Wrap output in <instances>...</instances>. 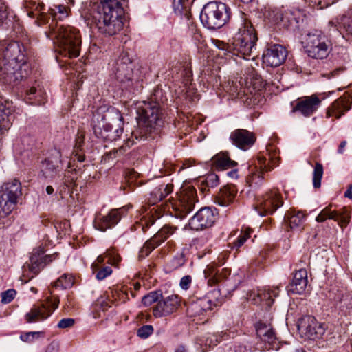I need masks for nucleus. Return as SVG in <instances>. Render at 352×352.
Listing matches in <instances>:
<instances>
[{"instance_id":"9d476101","label":"nucleus","mask_w":352,"mask_h":352,"mask_svg":"<svg viewBox=\"0 0 352 352\" xmlns=\"http://www.w3.org/2000/svg\"><path fill=\"white\" fill-rule=\"evenodd\" d=\"M110 115H102L97 113L94 114L91 126L96 137L105 141H115L122 134V129L112 131V124L107 122Z\"/></svg>"},{"instance_id":"ddd939ff","label":"nucleus","mask_w":352,"mask_h":352,"mask_svg":"<svg viewBox=\"0 0 352 352\" xmlns=\"http://www.w3.org/2000/svg\"><path fill=\"white\" fill-rule=\"evenodd\" d=\"M217 213L210 207L199 209L188 222L191 230L199 231L211 227L217 219Z\"/></svg>"},{"instance_id":"cd10ccee","label":"nucleus","mask_w":352,"mask_h":352,"mask_svg":"<svg viewBox=\"0 0 352 352\" xmlns=\"http://www.w3.org/2000/svg\"><path fill=\"white\" fill-rule=\"evenodd\" d=\"M308 284L307 272L302 268L296 271L293 279L287 286L288 292L301 294L305 291Z\"/></svg>"},{"instance_id":"c756f323","label":"nucleus","mask_w":352,"mask_h":352,"mask_svg":"<svg viewBox=\"0 0 352 352\" xmlns=\"http://www.w3.org/2000/svg\"><path fill=\"white\" fill-rule=\"evenodd\" d=\"M173 186L170 184L160 183L156 185L149 194L148 202L155 205L161 201L173 192Z\"/></svg>"},{"instance_id":"4c0bfd02","label":"nucleus","mask_w":352,"mask_h":352,"mask_svg":"<svg viewBox=\"0 0 352 352\" xmlns=\"http://www.w3.org/2000/svg\"><path fill=\"white\" fill-rule=\"evenodd\" d=\"M288 223L292 230H300L305 221L306 216L302 212L288 214Z\"/></svg>"},{"instance_id":"0eeeda50","label":"nucleus","mask_w":352,"mask_h":352,"mask_svg":"<svg viewBox=\"0 0 352 352\" xmlns=\"http://www.w3.org/2000/svg\"><path fill=\"white\" fill-rule=\"evenodd\" d=\"M230 18V8L226 3L217 1H210L206 4L200 14L202 24L210 30L222 28Z\"/></svg>"},{"instance_id":"69168bd1","label":"nucleus","mask_w":352,"mask_h":352,"mask_svg":"<svg viewBox=\"0 0 352 352\" xmlns=\"http://www.w3.org/2000/svg\"><path fill=\"white\" fill-rule=\"evenodd\" d=\"M59 350V344L57 342L53 341L47 345L45 352H58Z\"/></svg>"},{"instance_id":"1a4fd4ad","label":"nucleus","mask_w":352,"mask_h":352,"mask_svg":"<svg viewBox=\"0 0 352 352\" xmlns=\"http://www.w3.org/2000/svg\"><path fill=\"white\" fill-rule=\"evenodd\" d=\"M331 41L320 32L309 33L307 36L304 49L307 55L316 59H323L328 56L331 50Z\"/></svg>"},{"instance_id":"2f4dec72","label":"nucleus","mask_w":352,"mask_h":352,"mask_svg":"<svg viewBox=\"0 0 352 352\" xmlns=\"http://www.w3.org/2000/svg\"><path fill=\"white\" fill-rule=\"evenodd\" d=\"M133 144L134 140L131 138H128L123 145L118 147V148H114L112 151H109V153H105L102 156V161L104 162H109L110 160L118 159L124 155H126L128 151Z\"/></svg>"},{"instance_id":"c03bdc74","label":"nucleus","mask_w":352,"mask_h":352,"mask_svg":"<svg viewBox=\"0 0 352 352\" xmlns=\"http://www.w3.org/2000/svg\"><path fill=\"white\" fill-rule=\"evenodd\" d=\"M162 297V294L160 291L151 292L142 297V302L145 306H150L158 301Z\"/></svg>"},{"instance_id":"6e6552de","label":"nucleus","mask_w":352,"mask_h":352,"mask_svg":"<svg viewBox=\"0 0 352 352\" xmlns=\"http://www.w3.org/2000/svg\"><path fill=\"white\" fill-rule=\"evenodd\" d=\"M21 195L19 180L14 179L4 183L0 190V215L8 216L11 214Z\"/></svg>"},{"instance_id":"49530a36","label":"nucleus","mask_w":352,"mask_h":352,"mask_svg":"<svg viewBox=\"0 0 352 352\" xmlns=\"http://www.w3.org/2000/svg\"><path fill=\"white\" fill-rule=\"evenodd\" d=\"M158 246L159 245H157L155 242L153 241V238L147 241L139 252L140 259H142L145 256H147L155 248Z\"/></svg>"},{"instance_id":"dca6fc26","label":"nucleus","mask_w":352,"mask_h":352,"mask_svg":"<svg viewBox=\"0 0 352 352\" xmlns=\"http://www.w3.org/2000/svg\"><path fill=\"white\" fill-rule=\"evenodd\" d=\"M320 104L321 100L316 94L303 96L297 99L292 111V113L298 112L304 117L308 118L317 111Z\"/></svg>"},{"instance_id":"e433bc0d","label":"nucleus","mask_w":352,"mask_h":352,"mask_svg":"<svg viewBox=\"0 0 352 352\" xmlns=\"http://www.w3.org/2000/svg\"><path fill=\"white\" fill-rule=\"evenodd\" d=\"M175 230L176 228L165 225L152 237L153 241L160 245L162 243L174 234Z\"/></svg>"},{"instance_id":"5fc2aeb1","label":"nucleus","mask_w":352,"mask_h":352,"mask_svg":"<svg viewBox=\"0 0 352 352\" xmlns=\"http://www.w3.org/2000/svg\"><path fill=\"white\" fill-rule=\"evenodd\" d=\"M61 156L60 151L58 149L54 148L51 150L50 155L46 160H50V162L59 166L61 163Z\"/></svg>"},{"instance_id":"37998d69","label":"nucleus","mask_w":352,"mask_h":352,"mask_svg":"<svg viewBox=\"0 0 352 352\" xmlns=\"http://www.w3.org/2000/svg\"><path fill=\"white\" fill-rule=\"evenodd\" d=\"M323 175V166L320 163L317 162L313 172V185L316 188L321 186V179Z\"/></svg>"},{"instance_id":"0e129e2a","label":"nucleus","mask_w":352,"mask_h":352,"mask_svg":"<svg viewBox=\"0 0 352 352\" xmlns=\"http://www.w3.org/2000/svg\"><path fill=\"white\" fill-rule=\"evenodd\" d=\"M329 26L330 27V30L331 28H333L334 30H338L339 27H341V26L342 27V22H341V16L340 18L336 17V18L331 20L329 22Z\"/></svg>"},{"instance_id":"393cba45","label":"nucleus","mask_w":352,"mask_h":352,"mask_svg":"<svg viewBox=\"0 0 352 352\" xmlns=\"http://www.w3.org/2000/svg\"><path fill=\"white\" fill-rule=\"evenodd\" d=\"M219 296V290L214 289L192 303V308L196 311V314H202L204 311L212 309L217 305Z\"/></svg>"},{"instance_id":"412c9836","label":"nucleus","mask_w":352,"mask_h":352,"mask_svg":"<svg viewBox=\"0 0 352 352\" xmlns=\"http://www.w3.org/2000/svg\"><path fill=\"white\" fill-rule=\"evenodd\" d=\"M162 298V300L158 301L156 306L153 309V316L156 318H161L173 314L179 305V299L177 294H171Z\"/></svg>"},{"instance_id":"338daca9","label":"nucleus","mask_w":352,"mask_h":352,"mask_svg":"<svg viewBox=\"0 0 352 352\" xmlns=\"http://www.w3.org/2000/svg\"><path fill=\"white\" fill-rule=\"evenodd\" d=\"M201 38H202V36H201V33L196 30L195 32L192 35V40L194 41L195 43L199 44V43L204 42V41L201 39Z\"/></svg>"},{"instance_id":"72a5a7b5","label":"nucleus","mask_w":352,"mask_h":352,"mask_svg":"<svg viewBox=\"0 0 352 352\" xmlns=\"http://www.w3.org/2000/svg\"><path fill=\"white\" fill-rule=\"evenodd\" d=\"M300 12L297 11L286 10L280 16V23L285 28L294 30L299 26Z\"/></svg>"},{"instance_id":"aec40b11","label":"nucleus","mask_w":352,"mask_h":352,"mask_svg":"<svg viewBox=\"0 0 352 352\" xmlns=\"http://www.w3.org/2000/svg\"><path fill=\"white\" fill-rule=\"evenodd\" d=\"M198 201L197 192L194 188L188 187L184 189L179 197L177 210L181 218L189 214L195 208V203Z\"/></svg>"},{"instance_id":"f257e3e1","label":"nucleus","mask_w":352,"mask_h":352,"mask_svg":"<svg viewBox=\"0 0 352 352\" xmlns=\"http://www.w3.org/2000/svg\"><path fill=\"white\" fill-rule=\"evenodd\" d=\"M28 15L36 18L38 25L49 23V32H45L47 37L56 39L58 52L65 57H78L81 47V37L79 31L70 25H59L57 20H63L69 15V8L64 5H54L47 11L43 3L30 2L27 4Z\"/></svg>"},{"instance_id":"9b49d317","label":"nucleus","mask_w":352,"mask_h":352,"mask_svg":"<svg viewBox=\"0 0 352 352\" xmlns=\"http://www.w3.org/2000/svg\"><path fill=\"white\" fill-rule=\"evenodd\" d=\"M59 302L58 296H51L41 305H34L25 316L27 322L33 323L45 320L58 308Z\"/></svg>"},{"instance_id":"473e14b6","label":"nucleus","mask_w":352,"mask_h":352,"mask_svg":"<svg viewBox=\"0 0 352 352\" xmlns=\"http://www.w3.org/2000/svg\"><path fill=\"white\" fill-rule=\"evenodd\" d=\"M235 195L236 190L234 187L225 186L220 189L215 199V203L220 206H228L234 201Z\"/></svg>"},{"instance_id":"7ed1b4c3","label":"nucleus","mask_w":352,"mask_h":352,"mask_svg":"<svg viewBox=\"0 0 352 352\" xmlns=\"http://www.w3.org/2000/svg\"><path fill=\"white\" fill-rule=\"evenodd\" d=\"M0 80L5 84L16 85L28 75L29 66L17 41L1 45Z\"/></svg>"},{"instance_id":"20e7f679","label":"nucleus","mask_w":352,"mask_h":352,"mask_svg":"<svg viewBox=\"0 0 352 352\" xmlns=\"http://www.w3.org/2000/svg\"><path fill=\"white\" fill-rule=\"evenodd\" d=\"M125 0H100L91 15V23L105 36H113L124 26L123 4Z\"/></svg>"},{"instance_id":"6e6d98bb","label":"nucleus","mask_w":352,"mask_h":352,"mask_svg":"<svg viewBox=\"0 0 352 352\" xmlns=\"http://www.w3.org/2000/svg\"><path fill=\"white\" fill-rule=\"evenodd\" d=\"M76 179V177L73 175L72 171L67 170L63 178V182L67 187H72L74 184Z\"/></svg>"},{"instance_id":"c85d7f7f","label":"nucleus","mask_w":352,"mask_h":352,"mask_svg":"<svg viewBox=\"0 0 352 352\" xmlns=\"http://www.w3.org/2000/svg\"><path fill=\"white\" fill-rule=\"evenodd\" d=\"M24 100L34 105H42L46 102V94L39 86H32L25 90Z\"/></svg>"},{"instance_id":"a19ab883","label":"nucleus","mask_w":352,"mask_h":352,"mask_svg":"<svg viewBox=\"0 0 352 352\" xmlns=\"http://www.w3.org/2000/svg\"><path fill=\"white\" fill-rule=\"evenodd\" d=\"M186 263L185 256L183 253H179L175 255L170 261L166 264V269L169 271H173L179 269Z\"/></svg>"},{"instance_id":"603ef678","label":"nucleus","mask_w":352,"mask_h":352,"mask_svg":"<svg viewBox=\"0 0 352 352\" xmlns=\"http://www.w3.org/2000/svg\"><path fill=\"white\" fill-rule=\"evenodd\" d=\"M341 22L345 32L352 36V14L341 16Z\"/></svg>"},{"instance_id":"13d9d810","label":"nucleus","mask_w":352,"mask_h":352,"mask_svg":"<svg viewBox=\"0 0 352 352\" xmlns=\"http://www.w3.org/2000/svg\"><path fill=\"white\" fill-rule=\"evenodd\" d=\"M41 333L40 331H30L21 334L20 338L23 342H32L36 338H38Z\"/></svg>"},{"instance_id":"052dcab7","label":"nucleus","mask_w":352,"mask_h":352,"mask_svg":"<svg viewBox=\"0 0 352 352\" xmlns=\"http://www.w3.org/2000/svg\"><path fill=\"white\" fill-rule=\"evenodd\" d=\"M85 140V133L82 131H78L76 138V144L74 146L75 151L77 152L78 149L82 146Z\"/></svg>"},{"instance_id":"4d7b16f0","label":"nucleus","mask_w":352,"mask_h":352,"mask_svg":"<svg viewBox=\"0 0 352 352\" xmlns=\"http://www.w3.org/2000/svg\"><path fill=\"white\" fill-rule=\"evenodd\" d=\"M16 292L14 289H8L1 294V301L3 303L10 302L14 298Z\"/></svg>"},{"instance_id":"6ab92c4d","label":"nucleus","mask_w":352,"mask_h":352,"mask_svg":"<svg viewBox=\"0 0 352 352\" xmlns=\"http://www.w3.org/2000/svg\"><path fill=\"white\" fill-rule=\"evenodd\" d=\"M57 257V254H45L43 248H39L33 250L30 257V263H27V267L29 271L34 274H37L41 270L52 262ZM24 267H26L25 266Z\"/></svg>"},{"instance_id":"f03ea898","label":"nucleus","mask_w":352,"mask_h":352,"mask_svg":"<svg viewBox=\"0 0 352 352\" xmlns=\"http://www.w3.org/2000/svg\"><path fill=\"white\" fill-rule=\"evenodd\" d=\"M165 100L162 90L157 89L149 101L138 103L137 119L139 127L132 133V138L138 140H150L155 138L164 123L161 104Z\"/></svg>"},{"instance_id":"864d4df0","label":"nucleus","mask_w":352,"mask_h":352,"mask_svg":"<svg viewBox=\"0 0 352 352\" xmlns=\"http://www.w3.org/2000/svg\"><path fill=\"white\" fill-rule=\"evenodd\" d=\"M204 182L207 187L214 188L219 184V176L215 173H210L206 175Z\"/></svg>"},{"instance_id":"680f3d73","label":"nucleus","mask_w":352,"mask_h":352,"mask_svg":"<svg viewBox=\"0 0 352 352\" xmlns=\"http://www.w3.org/2000/svg\"><path fill=\"white\" fill-rule=\"evenodd\" d=\"M8 16V7L5 5L4 2L0 0V25L7 19Z\"/></svg>"},{"instance_id":"2eb2a0df","label":"nucleus","mask_w":352,"mask_h":352,"mask_svg":"<svg viewBox=\"0 0 352 352\" xmlns=\"http://www.w3.org/2000/svg\"><path fill=\"white\" fill-rule=\"evenodd\" d=\"M267 157L262 155L259 156L258 158V166L260 168V171L258 173H254L251 178L250 181L251 185H258L259 182H261L263 177L261 175L263 172H267L271 170L274 166H277L278 164L279 157L276 155V152L273 151L272 146L267 148Z\"/></svg>"},{"instance_id":"de8ad7c7","label":"nucleus","mask_w":352,"mask_h":352,"mask_svg":"<svg viewBox=\"0 0 352 352\" xmlns=\"http://www.w3.org/2000/svg\"><path fill=\"white\" fill-rule=\"evenodd\" d=\"M184 0H173V6L174 9V12L176 14L179 16H185L188 17V10L187 8L183 4Z\"/></svg>"},{"instance_id":"39448f33","label":"nucleus","mask_w":352,"mask_h":352,"mask_svg":"<svg viewBox=\"0 0 352 352\" xmlns=\"http://www.w3.org/2000/svg\"><path fill=\"white\" fill-rule=\"evenodd\" d=\"M237 32L233 38L232 54L249 59L256 50L258 38L251 23L243 19L236 24Z\"/></svg>"},{"instance_id":"4468645a","label":"nucleus","mask_w":352,"mask_h":352,"mask_svg":"<svg viewBox=\"0 0 352 352\" xmlns=\"http://www.w3.org/2000/svg\"><path fill=\"white\" fill-rule=\"evenodd\" d=\"M126 211L125 208L111 210L107 214H98L96 216L94 226L96 229L104 232L114 227Z\"/></svg>"},{"instance_id":"423d86ee","label":"nucleus","mask_w":352,"mask_h":352,"mask_svg":"<svg viewBox=\"0 0 352 352\" xmlns=\"http://www.w3.org/2000/svg\"><path fill=\"white\" fill-rule=\"evenodd\" d=\"M133 68V63L126 52H122L111 65V71L116 80L130 91L142 87V80L134 74Z\"/></svg>"},{"instance_id":"774afa93","label":"nucleus","mask_w":352,"mask_h":352,"mask_svg":"<svg viewBox=\"0 0 352 352\" xmlns=\"http://www.w3.org/2000/svg\"><path fill=\"white\" fill-rule=\"evenodd\" d=\"M234 352H248L247 347L243 344H238L234 347Z\"/></svg>"},{"instance_id":"5701e85b","label":"nucleus","mask_w":352,"mask_h":352,"mask_svg":"<svg viewBox=\"0 0 352 352\" xmlns=\"http://www.w3.org/2000/svg\"><path fill=\"white\" fill-rule=\"evenodd\" d=\"M329 297L334 305L339 306L340 309H350L352 308V292L348 291L346 288H331L329 291Z\"/></svg>"},{"instance_id":"bf43d9fd","label":"nucleus","mask_w":352,"mask_h":352,"mask_svg":"<svg viewBox=\"0 0 352 352\" xmlns=\"http://www.w3.org/2000/svg\"><path fill=\"white\" fill-rule=\"evenodd\" d=\"M74 324L75 320L73 318H63L58 322L57 327L60 329H66L73 327Z\"/></svg>"},{"instance_id":"79ce46f5","label":"nucleus","mask_w":352,"mask_h":352,"mask_svg":"<svg viewBox=\"0 0 352 352\" xmlns=\"http://www.w3.org/2000/svg\"><path fill=\"white\" fill-rule=\"evenodd\" d=\"M74 284V277L69 274H63L58 280L54 283L55 287L61 289L70 288Z\"/></svg>"},{"instance_id":"58836bf2","label":"nucleus","mask_w":352,"mask_h":352,"mask_svg":"<svg viewBox=\"0 0 352 352\" xmlns=\"http://www.w3.org/2000/svg\"><path fill=\"white\" fill-rule=\"evenodd\" d=\"M251 232L252 230L250 228L241 231L237 239L230 244L231 249L236 251L235 254L239 252V248L243 245L246 241L250 237Z\"/></svg>"},{"instance_id":"09e8293b","label":"nucleus","mask_w":352,"mask_h":352,"mask_svg":"<svg viewBox=\"0 0 352 352\" xmlns=\"http://www.w3.org/2000/svg\"><path fill=\"white\" fill-rule=\"evenodd\" d=\"M311 7L317 9H323L327 8L334 3V0H305Z\"/></svg>"},{"instance_id":"e2e57ef3","label":"nucleus","mask_w":352,"mask_h":352,"mask_svg":"<svg viewBox=\"0 0 352 352\" xmlns=\"http://www.w3.org/2000/svg\"><path fill=\"white\" fill-rule=\"evenodd\" d=\"M191 281H192V278L190 276H189V275L184 276L181 278L180 283H179L180 287L183 289H188L190 287Z\"/></svg>"},{"instance_id":"8fccbe9b","label":"nucleus","mask_w":352,"mask_h":352,"mask_svg":"<svg viewBox=\"0 0 352 352\" xmlns=\"http://www.w3.org/2000/svg\"><path fill=\"white\" fill-rule=\"evenodd\" d=\"M212 42L217 48L223 52V55H226L228 53L232 54V44L229 45L218 39H212Z\"/></svg>"},{"instance_id":"bb28decb","label":"nucleus","mask_w":352,"mask_h":352,"mask_svg":"<svg viewBox=\"0 0 352 352\" xmlns=\"http://www.w3.org/2000/svg\"><path fill=\"white\" fill-rule=\"evenodd\" d=\"M230 140L232 143L241 149L251 146L255 141L252 133L245 129H236L230 133Z\"/></svg>"},{"instance_id":"f704fd0d","label":"nucleus","mask_w":352,"mask_h":352,"mask_svg":"<svg viewBox=\"0 0 352 352\" xmlns=\"http://www.w3.org/2000/svg\"><path fill=\"white\" fill-rule=\"evenodd\" d=\"M212 160L216 167L222 170L232 168L237 165L235 161L231 160L228 155L223 153L216 155L212 157Z\"/></svg>"},{"instance_id":"b1692460","label":"nucleus","mask_w":352,"mask_h":352,"mask_svg":"<svg viewBox=\"0 0 352 352\" xmlns=\"http://www.w3.org/2000/svg\"><path fill=\"white\" fill-rule=\"evenodd\" d=\"M279 294L278 287L274 288H263L258 289L257 293H250L249 294V300H252L254 304L263 302L266 308H270L274 303V298L277 297Z\"/></svg>"},{"instance_id":"a18cd8bd","label":"nucleus","mask_w":352,"mask_h":352,"mask_svg":"<svg viewBox=\"0 0 352 352\" xmlns=\"http://www.w3.org/2000/svg\"><path fill=\"white\" fill-rule=\"evenodd\" d=\"M58 165L54 164L50 160H45L42 164V171L45 175V177H53L54 174L56 173Z\"/></svg>"},{"instance_id":"f3484780","label":"nucleus","mask_w":352,"mask_h":352,"mask_svg":"<svg viewBox=\"0 0 352 352\" xmlns=\"http://www.w3.org/2000/svg\"><path fill=\"white\" fill-rule=\"evenodd\" d=\"M257 336L264 343L263 350H276L280 349V342H278L274 329L270 324L258 322L256 325Z\"/></svg>"},{"instance_id":"ea45409f","label":"nucleus","mask_w":352,"mask_h":352,"mask_svg":"<svg viewBox=\"0 0 352 352\" xmlns=\"http://www.w3.org/2000/svg\"><path fill=\"white\" fill-rule=\"evenodd\" d=\"M93 272L96 274V278L98 280H102L112 273V269L109 266H97V264L91 265Z\"/></svg>"},{"instance_id":"a211bd4d","label":"nucleus","mask_w":352,"mask_h":352,"mask_svg":"<svg viewBox=\"0 0 352 352\" xmlns=\"http://www.w3.org/2000/svg\"><path fill=\"white\" fill-rule=\"evenodd\" d=\"M298 326L299 330L310 340L320 338L325 332L324 324L311 316L303 318Z\"/></svg>"},{"instance_id":"7c9ffc66","label":"nucleus","mask_w":352,"mask_h":352,"mask_svg":"<svg viewBox=\"0 0 352 352\" xmlns=\"http://www.w3.org/2000/svg\"><path fill=\"white\" fill-rule=\"evenodd\" d=\"M351 109L349 99L340 98L335 100L327 111V117L335 116L339 119L344 113Z\"/></svg>"},{"instance_id":"f8f14e48","label":"nucleus","mask_w":352,"mask_h":352,"mask_svg":"<svg viewBox=\"0 0 352 352\" xmlns=\"http://www.w3.org/2000/svg\"><path fill=\"white\" fill-rule=\"evenodd\" d=\"M283 204V201L280 192L276 190H270L257 199L255 209L259 215L266 216L272 214Z\"/></svg>"},{"instance_id":"a878e982","label":"nucleus","mask_w":352,"mask_h":352,"mask_svg":"<svg viewBox=\"0 0 352 352\" xmlns=\"http://www.w3.org/2000/svg\"><path fill=\"white\" fill-rule=\"evenodd\" d=\"M321 213L327 219H333L338 222L342 228L346 227L351 218V210L346 207H343L338 210H331L329 206L324 208Z\"/></svg>"},{"instance_id":"3c124183","label":"nucleus","mask_w":352,"mask_h":352,"mask_svg":"<svg viewBox=\"0 0 352 352\" xmlns=\"http://www.w3.org/2000/svg\"><path fill=\"white\" fill-rule=\"evenodd\" d=\"M154 329L151 324H145L140 327L137 331V335L138 337L142 339L148 338L153 333Z\"/></svg>"},{"instance_id":"4be33fe9","label":"nucleus","mask_w":352,"mask_h":352,"mask_svg":"<svg viewBox=\"0 0 352 352\" xmlns=\"http://www.w3.org/2000/svg\"><path fill=\"white\" fill-rule=\"evenodd\" d=\"M287 50L280 45L269 46L263 52V62L267 66L278 67L286 59Z\"/></svg>"},{"instance_id":"c9c22d12","label":"nucleus","mask_w":352,"mask_h":352,"mask_svg":"<svg viewBox=\"0 0 352 352\" xmlns=\"http://www.w3.org/2000/svg\"><path fill=\"white\" fill-rule=\"evenodd\" d=\"M106 258H108V263L112 265H117L121 259L120 256L114 250H108L104 254L99 255L93 264H97V266H100Z\"/></svg>"}]
</instances>
